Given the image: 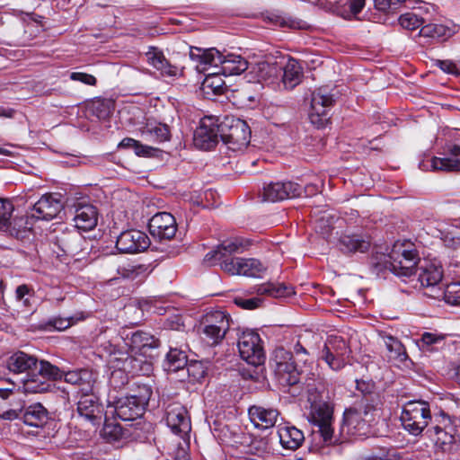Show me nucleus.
I'll list each match as a JSON object with an SVG mask.
<instances>
[{
    "mask_svg": "<svg viewBox=\"0 0 460 460\" xmlns=\"http://www.w3.org/2000/svg\"><path fill=\"white\" fill-rule=\"evenodd\" d=\"M335 100L326 88H319L313 92L309 119L316 128H324L330 119L329 111Z\"/></svg>",
    "mask_w": 460,
    "mask_h": 460,
    "instance_id": "obj_9",
    "label": "nucleus"
},
{
    "mask_svg": "<svg viewBox=\"0 0 460 460\" xmlns=\"http://www.w3.org/2000/svg\"><path fill=\"white\" fill-rule=\"evenodd\" d=\"M148 267L145 264L127 263L118 268V274L126 279H142L147 275Z\"/></svg>",
    "mask_w": 460,
    "mask_h": 460,
    "instance_id": "obj_46",
    "label": "nucleus"
},
{
    "mask_svg": "<svg viewBox=\"0 0 460 460\" xmlns=\"http://www.w3.org/2000/svg\"><path fill=\"white\" fill-rule=\"evenodd\" d=\"M187 362V355L183 350L171 348L166 355L164 369L168 372H177L183 369Z\"/></svg>",
    "mask_w": 460,
    "mask_h": 460,
    "instance_id": "obj_42",
    "label": "nucleus"
},
{
    "mask_svg": "<svg viewBox=\"0 0 460 460\" xmlns=\"http://www.w3.org/2000/svg\"><path fill=\"white\" fill-rule=\"evenodd\" d=\"M340 247L344 252H366L370 247V241L359 234H343L340 238Z\"/></svg>",
    "mask_w": 460,
    "mask_h": 460,
    "instance_id": "obj_33",
    "label": "nucleus"
},
{
    "mask_svg": "<svg viewBox=\"0 0 460 460\" xmlns=\"http://www.w3.org/2000/svg\"><path fill=\"white\" fill-rule=\"evenodd\" d=\"M435 424L440 426L439 428L460 441V418L451 417L441 411L435 416Z\"/></svg>",
    "mask_w": 460,
    "mask_h": 460,
    "instance_id": "obj_39",
    "label": "nucleus"
},
{
    "mask_svg": "<svg viewBox=\"0 0 460 460\" xmlns=\"http://www.w3.org/2000/svg\"><path fill=\"white\" fill-rule=\"evenodd\" d=\"M212 71L207 74V76L203 82V87L205 89H210L215 94H221L224 90L225 82L219 76L221 73H217V69L210 68Z\"/></svg>",
    "mask_w": 460,
    "mask_h": 460,
    "instance_id": "obj_53",
    "label": "nucleus"
},
{
    "mask_svg": "<svg viewBox=\"0 0 460 460\" xmlns=\"http://www.w3.org/2000/svg\"><path fill=\"white\" fill-rule=\"evenodd\" d=\"M428 295L437 299L443 297L449 305H460V282H452L447 284L444 289L438 288L435 290V293Z\"/></svg>",
    "mask_w": 460,
    "mask_h": 460,
    "instance_id": "obj_40",
    "label": "nucleus"
},
{
    "mask_svg": "<svg viewBox=\"0 0 460 460\" xmlns=\"http://www.w3.org/2000/svg\"><path fill=\"white\" fill-rule=\"evenodd\" d=\"M445 336L437 333L424 332L421 335L419 346L427 351H433L434 346L442 343Z\"/></svg>",
    "mask_w": 460,
    "mask_h": 460,
    "instance_id": "obj_56",
    "label": "nucleus"
},
{
    "mask_svg": "<svg viewBox=\"0 0 460 460\" xmlns=\"http://www.w3.org/2000/svg\"><path fill=\"white\" fill-rule=\"evenodd\" d=\"M74 323L72 318L56 317L49 321V324L53 326L56 330L64 331Z\"/></svg>",
    "mask_w": 460,
    "mask_h": 460,
    "instance_id": "obj_63",
    "label": "nucleus"
},
{
    "mask_svg": "<svg viewBox=\"0 0 460 460\" xmlns=\"http://www.w3.org/2000/svg\"><path fill=\"white\" fill-rule=\"evenodd\" d=\"M102 436L108 442H117L129 436L128 430L114 421H105Z\"/></svg>",
    "mask_w": 460,
    "mask_h": 460,
    "instance_id": "obj_47",
    "label": "nucleus"
},
{
    "mask_svg": "<svg viewBox=\"0 0 460 460\" xmlns=\"http://www.w3.org/2000/svg\"><path fill=\"white\" fill-rule=\"evenodd\" d=\"M248 415L256 429L265 430L276 425L279 411L275 408L252 405L248 409Z\"/></svg>",
    "mask_w": 460,
    "mask_h": 460,
    "instance_id": "obj_24",
    "label": "nucleus"
},
{
    "mask_svg": "<svg viewBox=\"0 0 460 460\" xmlns=\"http://www.w3.org/2000/svg\"><path fill=\"white\" fill-rule=\"evenodd\" d=\"M39 377L32 376L24 381V389L29 393L41 394L49 391L52 387L50 380H58L63 377V372L48 361L41 360L38 367Z\"/></svg>",
    "mask_w": 460,
    "mask_h": 460,
    "instance_id": "obj_8",
    "label": "nucleus"
},
{
    "mask_svg": "<svg viewBox=\"0 0 460 460\" xmlns=\"http://www.w3.org/2000/svg\"><path fill=\"white\" fill-rule=\"evenodd\" d=\"M137 130L144 140L151 143L159 144L171 139L170 127L155 118L146 119L145 123Z\"/></svg>",
    "mask_w": 460,
    "mask_h": 460,
    "instance_id": "obj_22",
    "label": "nucleus"
},
{
    "mask_svg": "<svg viewBox=\"0 0 460 460\" xmlns=\"http://www.w3.org/2000/svg\"><path fill=\"white\" fill-rule=\"evenodd\" d=\"M443 278V270L440 265L428 264L425 267H421V271L419 274V281L422 287L430 288L431 293H435V290L441 288L439 284Z\"/></svg>",
    "mask_w": 460,
    "mask_h": 460,
    "instance_id": "obj_30",
    "label": "nucleus"
},
{
    "mask_svg": "<svg viewBox=\"0 0 460 460\" xmlns=\"http://www.w3.org/2000/svg\"><path fill=\"white\" fill-rule=\"evenodd\" d=\"M302 191V187L296 182H271L263 187L261 197L264 201L277 202L299 197Z\"/></svg>",
    "mask_w": 460,
    "mask_h": 460,
    "instance_id": "obj_17",
    "label": "nucleus"
},
{
    "mask_svg": "<svg viewBox=\"0 0 460 460\" xmlns=\"http://www.w3.org/2000/svg\"><path fill=\"white\" fill-rule=\"evenodd\" d=\"M238 349L241 358L247 363L258 366L264 360V351L260 335L253 331L243 332L238 339Z\"/></svg>",
    "mask_w": 460,
    "mask_h": 460,
    "instance_id": "obj_11",
    "label": "nucleus"
},
{
    "mask_svg": "<svg viewBox=\"0 0 460 460\" xmlns=\"http://www.w3.org/2000/svg\"><path fill=\"white\" fill-rule=\"evenodd\" d=\"M234 302L238 306L243 309L252 310L260 306L261 299L259 297H252L248 299L235 298Z\"/></svg>",
    "mask_w": 460,
    "mask_h": 460,
    "instance_id": "obj_62",
    "label": "nucleus"
},
{
    "mask_svg": "<svg viewBox=\"0 0 460 460\" xmlns=\"http://www.w3.org/2000/svg\"><path fill=\"white\" fill-rule=\"evenodd\" d=\"M57 244L64 254L75 261L85 259L90 252V242L76 230L57 236Z\"/></svg>",
    "mask_w": 460,
    "mask_h": 460,
    "instance_id": "obj_10",
    "label": "nucleus"
},
{
    "mask_svg": "<svg viewBox=\"0 0 460 460\" xmlns=\"http://www.w3.org/2000/svg\"><path fill=\"white\" fill-rule=\"evenodd\" d=\"M292 360V354L283 348H278L273 352V357L270 360V367L275 369L276 367L288 363Z\"/></svg>",
    "mask_w": 460,
    "mask_h": 460,
    "instance_id": "obj_58",
    "label": "nucleus"
},
{
    "mask_svg": "<svg viewBox=\"0 0 460 460\" xmlns=\"http://www.w3.org/2000/svg\"><path fill=\"white\" fill-rule=\"evenodd\" d=\"M89 111L99 119H107L113 111V103L111 100L98 99L89 106Z\"/></svg>",
    "mask_w": 460,
    "mask_h": 460,
    "instance_id": "obj_51",
    "label": "nucleus"
},
{
    "mask_svg": "<svg viewBox=\"0 0 460 460\" xmlns=\"http://www.w3.org/2000/svg\"><path fill=\"white\" fill-rule=\"evenodd\" d=\"M222 269L231 275H243L246 277L259 278L265 268L259 260L252 258H231L225 260Z\"/></svg>",
    "mask_w": 460,
    "mask_h": 460,
    "instance_id": "obj_15",
    "label": "nucleus"
},
{
    "mask_svg": "<svg viewBox=\"0 0 460 460\" xmlns=\"http://www.w3.org/2000/svg\"><path fill=\"white\" fill-rule=\"evenodd\" d=\"M70 79L73 81H79L87 85H95L97 83L96 78L90 74L83 72H73L70 74Z\"/></svg>",
    "mask_w": 460,
    "mask_h": 460,
    "instance_id": "obj_61",
    "label": "nucleus"
},
{
    "mask_svg": "<svg viewBox=\"0 0 460 460\" xmlns=\"http://www.w3.org/2000/svg\"><path fill=\"white\" fill-rule=\"evenodd\" d=\"M151 357V354L147 356L130 354V357L126 360V364L128 366L129 371L133 375L149 376L153 371V365L150 360Z\"/></svg>",
    "mask_w": 460,
    "mask_h": 460,
    "instance_id": "obj_37",
    "label": "nucleus"
},
{
    "mask_svg": "<svg viewBox=\"0 0 460 460\" xmlns=\"http://www.w3.org/2000/svg\"><path fill=\"white\" fill-rule=\"evenodd\" d=\"M350 349L341 336H330L322 349L321 358L334 371L342 369L347 364Z\"/></svg>",
    "mask_w": 460,
    "mask_h": 460,
    "instance_id": "obj_7",
    "label": "nucleus"
},
{
    "mask_svg": "<svg viewBox=\"0 0 460 460\" xmlns=\"http://www.w3.org/2000/svg\"><path fill=\"white\" fill-rule=\"evenodd\" d=\"M165 420L171 430L177 435H187L191 429L186 408L179 402L169 403L165 409Z\"/></svg>",
    "mask_w": 460,
    "mask_h": 460,
    "instance_id": "obj_14",
    "label": "nucleus"
},
{
    "mask_svg": "<svg viewBox=\"0 0 460 460\" xmlns=\"http://www.w3.org/2000/svg\"><path fill=\"white\" fill-rule=\"evenodd\" d=\"M273 371L277 381L284 387L295 385L300 381V373L293 360L276 367Z\"/></svg>",
    "mask_w": 460,
    "mask_h": 460,
    "instance_id": "obj_31",
    "label": "nucleus"
},
{
    "mask_svg": "<svg viewBox=\"0 0 460 460\" xmlns=\"http://www.w3.org/2000/svg\"><path fill=\"white\" fill-rule=\"evenodd\" d=\"M453 33L446 35V31H419L412 39L421 46L441 43L452 37Z\"/></svg>",
    "mask_w": 460,
    "mask_h": 460,
    "instance_id": "obj_44",
    "label": "nucleus"
},
{
    "mask_svg": "<svg viewBox=\"0 0 460 460\" xmlns=\"http://www.w3.org/2000/svg\"><path fill=\"white\" fill-rule=\"evenodd\" d=\"M76 411L79 418L95 425L102 420L103 409L99 399L93 393H88L80 396Z\"/></svg>",
    "mask_w": 460,
    "mask_h": 460,
    "instance_id": "obj_21",
    "label": "nucleus"
},
{
    "mask_svg": "<svg viewBox=\"0 0 460 460\" xmlns=\"http://www.w3.org/2000/svg\"><path fill=\"white\" fill-rule=\"evenodd\" d=\"M73 220L75 226L83 231L93 229L98 222V210L89 203H78L75 208Z\"/></svg>",
    "mask_w": 460,
    "mask_h": 460,
    "instance_id": "obj_27",
    "label": "nucleus"
},
{
    "mask_svg": "<svg viewBox=\"0 0 460 460\" xmlns=\"http://www.w3.org/2000/svg\"><path fill=\"white\" fill-rule=\"evenodd\" d=\"M368 416V405L365 400L345 410L341 423V435L344 442L366 436L369 432Z\"/></svg>",
    "mask_w": 460,
    "mask_h": 460,
    "instance_id": "obj_3",
    "label": "nucleus"
},
{
    "mask_svg": "<svg viewBox=\"0 0 460 460\" xmlns=\"http://www.w3.org/2000/svg\"><path fill=\"white\" fill-rule=\"evenodd\" d=\"M184 368H186L190 382H199L205 377L207 373L206 367L200 361L187 362Z\"/></svg>",
    "mask_w": 460,
    "mask_h": 460,
    "instance_id": "obj_55",
    "label": "nucleus"
},
{
    "mask_svg": "<svg viewBox=\"0 0 460 460\" xmlns=\"http://www.w3.org/2000/svg\"><path fill=\"white\" fill-rule=\"evenodd\" d=\"M436 65L445 73L460 75L456 65L451 60H437Z\"/></svg>",
    "mask_w": 460,
    "mask_h": 460,
    "instance_id": "obj_64",
    "label": "nucleus"
},
{
    "mask_svg": "<svg viewBox=\"0 0 460 460\" xmlns=\"http://www.w3.org/2000/svg\"><path fill=\"white\" fill-rule=\"evenodd\" d=\"M223 143L230 150L239 151L250 143L251 130L248 124L240 119L226 117L217 125Z\"/></svg>",
    "mask_w": 460,
    "mask_h": 460,
    "instance_id": "obj_4",
    "label": "nucleus"
},
{
    "mask_svg": "<svg viewBox=\"0 0 460 460\" xmlns=\"http://www.w3.org/2000/svg\"><path fill=\"white\" fill-rule=\"evenodd\" d=\"M148 228L154 237L160 240H171L176 234L177 224L172 214L160 212L151 217Z\"/></svg>",
    "mask_w": 460,
    "mask_h": 460,
    "instance_id": "obj_20",
    "label": "nucleus"
},
{
    "mask_svg": "<svg viewBox=\"0 0 460 460\" xmlns=\"http://www.w3.org/2000/svg\"><path fill=\"white\" fill-rule=\"evenodd\" d=\"M23 422L29 426L40 427L48 420V411L40 403H33L25 409Z\"/></svg>",
    "mask_w": 460,
    "mask_h": 460,
    "instance_id": "obj_36",
    "label": "nucleus"
},
{
    "mask_svg": "<svg viewBox=\"0 0 460 460\" xmlns=\"http://www.w3.org/2000/svg\"><path fill=\"white\" fill-rule=\"evenodd\" d=\"M149 244V238L144 232L130 229L118 236L116 248L123 253H135L145 251Z\"/></svg>",
    "mask_w": 460,
    "mask_h": 460,
    "instance_id": "obj_18",
    "label": "nucleus"
},
{
    "mask_svg": "<svg viewBox=\"0 0 460 460\" xmlns=\"http://www.w3.org/2000/svg\"><path fill=\"white\" fill-rule=\"evenodd\" d=\"M430 166L434 171L460 172V146H447L443 156H435L430 160Z\"/></svg>",
    "mask_w": 460,
    "mask_h": 460,
    "instance_id": "obj_25",
    "label": "nucleus"
},
{
    "mask_svg": "<svg viewBox=\"0 0 460 460\" xmlns=\"http://www.w3.org/2000/svg\"><path fill=\"white\" fill-rule=\"evenodd\" d=\"M388 257L386 268L394 274L399 277H410L415 274L420 261L415 249H409L403 244L396 243Z\"/></svg>",
    "mask_w": 460,
    "mask_h": 460,
    "instance_id": "obj_6",
    "label": "nucleus"
},
{
    "mask_svg": "<svg viewBox=\"0 0 460 460\" xmlns=\"http://www.w3.org/2000/svg\"><path fill=\"white\" fill-rule=\"evenodd\" d=\"M95 381L96 377L93 371L89 369H82V373L80 374L78 383H76L75 385L78 386L79 393L84 394L93 392Z\"/></svg>",
    "mask_w": 460,
    "mask_h": 460,
    "instance_id": "obj_54",
    "label": "nucleus"
},
{
    "mask_svg": "<svg viewBox=\"0 0 460 460\" xmlns=\"http://www.w3.org/2000/svg\"><path fill=\"white\" fill-rule=\"evenodd\" d=\"M13 205L9 199H0V231L8 232L17 238L31 229L27 219L13 218Z\"/></svg>",
    "mask_w": 460,
    "mask_h": 460,
    "instance_id": "obj_12",
    "label": "nucleus"
},
{
    "mask_svg": "<svg viewBox=\"0 0 460 460\" xmlns=\"http://www.w3.org/2000/svg\"><path fill=\"white\" fill-rule=\"evenodd\" d=\"M152 395L149 386L138 385L137 390L129 395L109 402V407H112L114 414L123 421L136 420L145 412Z\"/></svg>",
    "mask_w": 460,
    "mask_h": 460,
    "instance_id": "obj_2",
    "label": "nucleus"
},
{
    "mask_svg": "<svg viewBox=\"0 0 460 460\" xmlns=\"http://www.w3.org/2000/svg\"><path fill=\"white\" fill-rule=\"evenodd\" d=\"M384 343L388 352L389 360L404 362L407 359L405 348L400 341L392 336H386L384 338Z\"/></svg>",
    "mask_w": 460,
    "mask_h": 460,
    "instance_id": "obj_43",
    "label": "nucleus"
},
{
    "mask_svg": "<svg viewBox=\"0 0 460 460\" xmlns=\"http://www.w3.org/2000/svg\"><path fill=\"white\" fill-rule=\"evenodd\" d=\"M404 2L406 0H374L376 9L381 12L394 10L398 4Z\"/></svg>",
    "mask_w": 460,
    "mask_h": 460,
    "instance_id": "obj_60",
    "label": "nucleus"
},
{
    "mask_svg": "<svg viewBox=\"0 0 460 460\" xmlns=\"http://www.w3.org/2000/svg\"><path fill=\"white\" fill-rule=\"evenodd\" d=\"M263 19L273 26L288 27L289 29L298 30L308 29L307 24L304 21L294 19L279 13H267L263 15Z\"/></svg>",
    "mask_w": 460,
    "mask_h": 460,
    "instance_id": "obj_35",
    "label": "nucleus"
},
{
    "mask_svg": "<svg viewBox=\"0 0 460 460\" xmlns=\"http://www.w3.org/2000/svg\"><path fill=\"white\" fill-rule=\"evenodd\" d=\"M278 435L281 447L288 450L298 449L305 441L303 431L289 424L279 425Z\"/></svg>",
    "mask_w": 460,
    "mask_h": 460,
    "instance_id": "obj_28",
    "label": "nucleus"
},
{
    "mask_svg": "<svg viewBox=\"0 0 460 460\" xmlns=\"http://www.w3.org/2000/svg\"><path fill=\"white\" fill-rule=\"evenodd\" d=\"M248 244L239 237L226 239L205 255L204 262L209 266L217 262L222 264L225 260H230L232 254L243 252Z\"/></svg>",
    "mask_w": 460,
    "mask_h": 460,
    "instance_id": "obj_13",
    "label": "nucleus"
},
{
    "mask_svg": "<svg viewBox=\"0 0 460 460\" xmlns=\"http://www.w3.org/2000/svg\"><path fill=\"white\" fill-rule=\"evenodd\" d=\"M190 57L198 62L197 69L207 72L209 68L217 69L226 76L240 75L248 68V62L239 55H223L217 49L190 48Z\"/></svg>",
    "mask_w": 460,
    "mask_h": 460,
    "instance_id": "obj_1",
    "label": "nucleus"
},
{
    "mask_svg": "<svg viewBox=\"0 0 460 460\" xmlns=\"http://www.w3.org/2000/svg\"><path fill=\"white\" fill-rule=\"evenodd\" d=\"M15 384L5 379H0V398L6 400L15 395Z\"/></svg>",
    "mask_w": 460,
    "mask_h": 460,
    "instance_id": "obj_59",
    "label": "nucleus"
},
{
    "mask_svg": "<svg viewBox=\"0 0 460 460\" xmlns=\"http://www.w3.org/2000/svg\"><path fill=\"white\" fill-rule=\"evenodd\" d=\"M333 410L326 402L310 407V420L314 424L332 422Z\"/></svg>",
    "mask_w": 460,
    "mask_h": 460,
    "instance_id": "obj_45",
    "label": "nucleus"
},
{
    "mask_svg": "<svg viewBox=\"0 0 460 460\" xmlns=\"http://www.w3.org/2000/svg\"><path fill=\"white\" fill-rule=\"evenodd\" d=\"M319 429V433L323 441L326 445H337L344 443V438L341 435V429L338 433H335L332 422H324L316 424Z\"/></svg>",
    "mask_w": 460,
    "mask_h": 460,
    "instance_id": "obj_50",
    "label": "nucleus"
},
{
    "mask_svg": "<svg viewBox=\"0 0 460 460\" xmlns=\"http://www.w3.org/2000/svg\"><path fill=\"white\" fill-rule=\"evenodd\" d=\"M6 367L11 372L17 374L39 367L38 359L22 351H17L10 356L6 361Z\"/></svg>",
    "mask_w": 460,
    "mask_h": 460,
    "instance_id": "obj_29",
    "label": "nucleus"
},
{
    "mask_svg": "<svg viewBox=\"0 0 460 460\" xmlns=\"http://www.w3.org/2000/svg\"><path fill=\"white\" fill-rule=\"evenodd\" d=\"M61 195L47 193L33 205L31 217L40 220L49 221L55 218L63 209Z\"/></svg>",
    "mask_w": 460,
    "mask_h": 460,
    "instance_id": "obj_16",
    "label": "nucleus"
},
{
    "mask_svg": "<svg viewBox=\"0 0 460 460\" xmlns=\"http://www.w3.org/2000/svg\"><path fill=\"white\" fill-rule=\"evenodd\" d=\"M146 58L148 63L153 66L155 69L159 70L163 75H175L177 68L172 66L165 58L164 55L157 48L150 47L146 52Z\"/></svg>",
    "mask_w": 460,
    "mask_h": 460,
    "instance_id": "obj_34",
    "label": "nucleus"
},
{
    "mask_svg": "<svg viewBox=\"0 0 460 460\" xmlns=\"http://www.w3.org/2000/svg\"><path fill=\"white\" fill-rule=\"evenodd\" d=\"M199 332L207 343L217 345L225 338L227 331H219L217 327H213L212 324L205 323L200 321Z\"/></svg>",
    "mask_w": 460,
    "mask_h": 460,
    "instance_id": "obj_49",
    "label": "nucleus"
},
{
    "mask_svg": "<svg viewBox=\"0 0 460 460\" xmlns=\"http://www.w3.org/2000/svg\"><path fill=\"white\" fill-rule=\"evenodd\" d=\"M205 323L212 324L219 331H228L230 328V316L223 311H211L207 313L202 320Z\"/></svg>",
    "mask_w": 460,
    "mask_h": 460,
    "instance_id": "obj_48",
    "label": "nucleus"
},
{
    "mask_svg": "<svg viewBox=\"0 0 460 460\" xmlns=\"http://www.w3.org/2000/svg\"><path fill=\"white\" fill-rule=\"evenodd\" d=\"M127 345L130 354L147 356L150 351L159 346V341L153 335L143 331H137L127 336Z\"/></svg>",
    "mask_w": 460,
    "mask_h": 460,
    "instance_id": "obj_23",
    "label": "nucleus"
},
{
    "mask_svg": "<svg viewBox=\"0 0 460 460\" xmlns=\"http://www.w3.org/2000/svg\"><path fill=\"white\" fill-rule=\"evenodd\" d=\"M217 125L212 118H205L201 119L200 125L194 131L193 143L196 147L202 150H209L213 148L218 142L219 131Z\"/></svg>",
    "mask_w": 460,
    "mask_h": 460,
    "instance_id": "obj_19",
    "label": "nucleus"
},
{
    "mask_svg": "<svg viewBox=\"0 0 460 460\" xmlns=\"http://www.w3.org/2000/svg\"><path fill=\"white\" fill-rule=\"evenodd\" d=\"M400 419L405 430L418 436L431 420L429 405L425 401H410L403 405Z\"/></svg>",
    "mask_w": 460,
    "mask_h": 460,
    "instance_id": "obj_5",
    "label": "nucleus"
},
{
    "mask_svg": "<svg viewBox=\"0 0 460 460\" xmlns=\"http://www.w3.org/2000/svg\"><path fill=\"white\" fill-rule=\"evenodd\" d=\"M303 78V68L293 58L288 59L283 67L282 83L286 89L292 90L299 84Z\"/></svg>",
    "mask_w": 460,
    "mask_h": 460,
    "instance_id": "obj_32",
    "label": "nucleus"
},
{
    "mask_svg": "<svg viewBox=\"0 0 460 460\" xmlns=\"http://www.w3.org/2000/svg\"><path fill=\"white\" fill-rule=\"evenodd\" d=\"M23 25L26 27H47L48 19L35 13H27L22 16Z\"/></svg>",
    "mask_w": 460,
    "mask_h": 460,
    "instance_id": "obj_57",
    "label": "nucleus"
},
{
    "mask_svg": "<svg viewBox=\"0 0 460 460\" xmlns=\"http://www.w3.org/2000/svg\"><path fill=\"white\" fill-rule=\"evenodd\" d=\"M429 7L419 6L414 7L411 11H407L397 17L398 25L402 29H426L432 24L428 17Z\"/></svg>",
    "mask_w": 460,
    "mask_h": 460,
    "instance_id": "obj_26",
    "label": "nucleus"
},
{
    "mask_svg": "<svg viewBox=\"0 0 460 460\" xmlns=\"http://www.w3.org/2000/svg\"><path fill=\"white\" fill-rule=\"evenodd\" d=\"M255 292L259 296H269L272 297H284L293 295L295 292L291 287L284 284L263 283L255 288Z\"/></svg>",
    "mask_w": 460,
    "mask_h": 460,
    "instance_id": "obj_41",
    "label": "nucleus"
},
{
    "mask_svg": "<svg viewBox=\"0 0 460 460\" xmlns=\"http://www.w3.org/2000/svg\"><path fill=\"white\" fill-rule=\"evenodd\" d=\"M439 427L435 424L428 429L427 433L435 440L437 445L440 446L443 451H450L459 441Z\"/></svg>",
    "mask_w": 460,
    "mask_h": 460,
    "instance_id": "obj_38",
    "label": "nucleus"
},
{
    "mask_svg": "<svg viewBox=\"0 0 460 460\" xmlns=\"http://www.w3.org/2000/svg\"><path fill=\"white\" fill-rule=\"evenodd\" d=\"M14 297L21 306L30 308L32 305V300H34V290L29 285H20L15 289Z\"/></svg>",
    "mask_w": 460,
    "mask_h": 460,
    "instance_id": "obj_52",
    "label": "nucleus"
}]
</instances>
